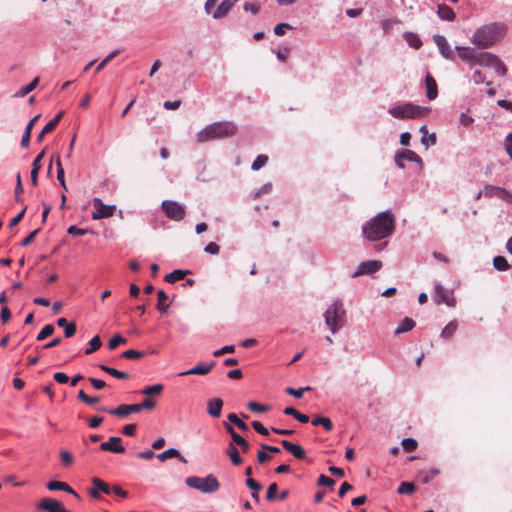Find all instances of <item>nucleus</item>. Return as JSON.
<instances>
[{
  "label": "nucleus",
  "mask_w": 512,
  "mask_h": 512,
  "mask_svg": "<svg viewBox=\"0 0 512 512\" xmlns=\"http://www.w3.org/2000/svg\"><path fill=\"white\" fill-rule=\"evenodd\" d=\"M140 411L142 409L153 410L156 407V401L152 397H146L141 403H138Z\"/></svg>",
  "instance_id": "nucleus-56"
},
{
  "label": "nucleus",
  "mask_w": 512,
  "mask_h": 512,
  "mask_svg": "<svg viewBox=\"0 0 512 512\" xmlns=\"http://www.w3.org/2000/svg\"><path fill=\"white\" fill-rule=\"evenodd\" d=\"M99 410L102 412H107L114 416L126 417L132 413H139L140 407L138 406V404H122L116 408L100 407Z\"/></svg>",
  "instance_id": "nucleus-9"
},
{
  "label": "nucleus",
  "mask_w": 512,
  "mask_h": 512,
  "mask_svg": "<svg viewBox=\"0 0 512 512\" xmlns=\"http://www.w3.org/2000/svg\"><path fill=\"white\" fill-rule=\"evenodd\" d=\"M55 164H56V168H57V179H58L61 187L65 191H67V186H66V182H65V178H64V169L62 167L60 157H57Z\"/></svg>",
  "instance_id": "nucleus-40"
},
{
  "label": "nucleus",
  "mask_w": 512,
  "mask_h": 512,
  "mask_svg": "<svg viewBox=\"0 0 512 512\" xmlns=\"http://www.w3.org/2000/svg\"><path fill=\"white\" fill-rule=\"evenodd\" d=\"M416 323L413 319L405 317L400 325L395 329V335H399L405 332L412 330L415 327Z\"/></svg>",
  "instance_id": "nucleus-29"
},
{
  "label": "nucleus",
  "mask_w": 512,
  "mask_h": 512,
  "mask_svg": "<svg viewBox=\"0 0 512 512\" xmlns=\"http://www.w3.org/2000/svg\"><path fill=\"white\" fill-rule=\"evenodd\" d=\"M227 418L231 423L235 424L240 430H242V431L249 430L248 425L243 420H241L235 413H230L227 416Z\"/></svg>",
  "instance_id": "nucleus-42"
},
{
  "label": "nucleus",
  "mask_w": 512,
  "mask_h": 512,
  "mask_svg": "<svg viewBox=\"0 0 512 512\" xmlns=\"http://www.w3.org/2000/svg\"><path fill=\"white\" fill-rule=\"evenodd\" d=\"M493 265L499 271H506L510 268L508 261L503 256H496L493 259Z\"/></svg>",
  "instance_id": "nucleus-41"
},
{
  "label": "nucleus",
  "mask_w": 512,
  "mask_h": 512,
  "mask_svg": "<svg viewBox=\"0 0 512 512\" xmlns=\"http://www.w3.org/2000/svg\"><path fill=\"white\" fill-rule=\"evenodd\" d=\"M233 444L240 446L243 453H247L250 449L249 443L242 436H234Z\"/></svg>",
  "instance_id": "nucleus-57"
},
{
  "label": "nucleus",
  "mask_w": 512,
  "mask_h": 512,
  "mask_svg": "<svg viewBox=\"0 0 512 512\" xmlns=\"http://www.w3.org/2000/svg\"><path fill=\"white\" fill-rule=\"evenodd\" d=\"M278 491V486L276 483H271L268 487L267 493H266V499L268 501H273L276 498Z\"/></svg>",
  "instance_id": "nucleus-61"
},
{
  "label": "nucleus",
  "mask_w": 512,
  "mask_h": 512,
  "mask_svg": "<svg viewBox=\"0 0 512 512\" xmlns=\"http://www.w3.org/2000/svg\"><path fill=\"white\" fill-rule=\"evenodd\" d=\"M394 231V217L389 212H380L362 227L364 237L378 241L389 237Z\"/></svg>",
  "instance_id": "nucleus-1"
},
{
  "label": "nucleus",
  "mask_w": 512,
  "mask_h": 512,
  "mask_svg": "<svg viewBox=\"0 0 512 512\" xmlns=\"http://www.w3.org/2000/svg\"><path fill=\"white\" fill-rule=\"evenodd\" d=\"M334 484L335 481L332 478H329L323 474H321L318 478V485L320 486L333 487Z\"/></svg>",
  "instance_id": "nucleus-64"
},
{
  "label": "nucleus",
  "mask_w": 512,
  "mask_h": 512,
  "mask_svg": "<svg viewBox=\"0 0 512 512\" xmlns=\"http://www.w3.org/2000/svg\"><path fill=\"white\" fill-rule=\"evenodd\" d=\"M94 211L92 212V219L93 220H99L103 218H109L114 215V212L116 210V207L114 205H106L103 203V201L96 197L92 201Z\"/></svg>",
  "instance_id": "nucleus-8"
},
{
  "label": "nucleus",
  "mask_w": 512,
  "mask_h": 512,
  "mask_svg": "<svg viewBox=\"0 0 512 512\" xmlns=\"http://www.w3.org/2000/svg\"><path fill=\"white\" fill-rule=\"evenodd\" d=\"M426 96L429 100H434L438 95L437 83L435 79L428 73L425 77Z\"/></svg>",
  "instance_id": "nucleus-20"
},
{
  "label": "nucleus",
  "mask_w": 512,
  "mask_h": 512,
  "mask_svg": "<svg viewBox=\"0 0 512 512\" xmlns=\"http://www.w3.org/2000/svg\"><path fill=\"white\" fill-rule=\"evenodd\" d=\"M93 488L90 490L91 497L98 499L100 498V493L110 494L111 488L110 486L103 480L94 477L92 479Z\"/></svg>",
  "instance_id": "nucleus-13"
},
{
  "label": "nucleus",
  "mask_w": 512,
  "mask_h": 512,
  "mask_svg": "<svg viewBox=\"0 0 512 512\" xmlns=\"http://www.w3.org/2000/svg\"><path fill=\"white\" fill-rule=\"evenodd\" d=\"M39 84V77H36L30 82L27 86L21 88L16 94L15 97H24L32 92L37 85Z\"/></svg>",
  "instance_id": "nucleus-39"
},
{
  "label": "nucleus",
  "mask_w": 512,
  "mask_h": 512,
  "mask_svg": "<svg viewBox=\"0 0 512 512\" xmlns=\"http://www.w3.org/2000/svg\"><path fill=\"white\" fill-rule=\"evenodd\" d=\"M99 368L108 373L109 375L117 378V379H120V380H127L129 378V374L127 372H123V371H120V370H117L115 368H112V367H109L105 364H100L99 365Z\"/></svg>",
  "instance_id": "nucleus-26"
},
{
  "label": "nucleus",
  "mask_w": 512,
  "mask_h": 512,
  "mask_svg": "<svg viewBox=\"0 0 512 512\" xmlns=\"http://www.w3.org/2000/svg\"><path fill=\"white\" fill-rule=\"evenodd\" d=\"M433 40L435 44L437 45L440 53L443 55V57L449 59L452 56V51L449 47V44L446 40V38L442 35H435L433 37Z\"/></svg>",
  "instance_id": "nucleus-19"
},
{
  "label": "nucleus",
  "mask_w": 512,
  "mask_h": 512,
  "mask_svg": "<svg viewBox=\"0 0 512 512\" xmlns=\"http://www.w3.org/2000/svg\"><path fill=\"white\" fill-rule=\"evenodd\" d=\"M89 345H90V347L88 349H86V351H85L86 355H90V354L94 353L95 351H97L98 349H100V347L102 345L100 336L99 335L94 336L90 340Z\"/></svg>",
  "instance_id": "nucleus-44"
},
{
  "label": "nucleus",
  "mask_w": 512,
  "mask_h": 512,
  "mask_svg": "<svg viewBox=\"0 0 512 512\" xmlns=\"http://www.w3.org/2000/svg\"><path fill=\"white\" fill-rule=\"evenodd\" d=\"M119 50H114L112 51L111 53H109L97 66H96V69H95V72L96 73H99L100 71H102L104 69V67L110 62L112 61L118 54H119Z\"/></svg>",
  "instance_id": "nucleus-43"
},
{
  "label": "nucleus",
  "mask_w": 512,
  "mask_h": 512,
  "mask_svg": "<svg viewBox=\"0 0 512 512\" xmlns=\"http://www.w3.org/2000/svg\"><path fill=\"white\" fill-rule=\"evenodd\" d=\"M174 457L179 458V459H180V461H182V462H184V463H186V462H187V461H186V459H185V458L180 454V452H179L177 449H175V448L167 449V450H165L164 452L159 453V454L157 455V458H158L160 461H162V462L166 461L167 459L174 458Z\"/></svg>",
  "instance_id": "nucleus-25"
},
{
  "label": "nucleus",
  "mask_w": 512,
  "mask_h": 512,
  "mask_svg": "<svg viewBox=\"0 0 512 512\" xmlns=\"http://www.w3.org/2000/svg\"><path fill=\"white\" fill-rule=\"evenodd\" d=\"M260 3L259 2H245L243 5V9L246 12H250L252 14H257L260 11Z\"/></svg>",
  "instance_id": "nucleus-54"
},
{
  "label": "nucleus",
  "mask_w": 512,
  "mask_h": 512,
  "mask_svg": "<svg viewBox=\"0 0 512 512\" xmlns=\"http://www.w3.org/2000/svg\"><path fill=\"white\" fill-rule=\"evenodd\" d=\"M248 408L252 412H257V413H263V412H267L269 410L268 406L254 402V401L248 403Z\"/></svg>",
  "instance_id": "nucleus-55"
},
{
  "label": "nucleus",
  "mask_w": 512,
  "mask_h": 512,
  "mask_svg": "<svg viewBox=\"0 0 512 512\" xmlns=\"http://www.w3.org/2000/svg\"><path fill=\"white\" fill-rule=\"evenodd\" d=\"M382 267V262L378 260H370L361 262L357 268V270L353 273V277H358L360 275L372 274L380 270Z\"/></svg>",
  "instance_id": "nucleus-10"
},
{
  "label": "nucleus",
  "mask_w": 512,
  "mask_h": 512,
  "mask_svg": "<svg viewBox=\"0 0 512 512\" xmlns=\"http://www.w3.org/2000/svg\"><path fill=\"white\" fill-rule=\"evenodd\" d=\"M235 2L236 1H234V0H223L218 5L216 10L212 13V17L214 19H222V18H224L229 13V11L232 9V7H233Z\"/></svg>",
  "instance_id": "nucleus-17"
},
{
  "label": "nucleus",
  "mask_w": 512,
  "mask_h": 512,
  "mask_svg": "<svg viewBox=\"0 0 512 512\" xmlns=\"http://www.w3.org/2000/svg\"><path fill=\"white\" fill-rule=\"evenodd\" d=\"M437 14L442 20L452 21L455 19L453 9L445 4L438 5Z\"/></svg>",
  "instance_id": "nucleus-28"
},
{
  "label": "nucleus",
  "mask_w": 512,
  "mask_h": 512,
  "mask_svg": "<svg viewBox=\"0 0 512 512\" xmlns=\"http://www.w3.org/2000/svg\"><path fill=\"white\" fill-rule=\"evenodd\" d=\"M309 390H311V388L309 386H307L305 388H300V389H294V388L288 387V388H286V393H288L289 395H292L296 398H301L303 396V393L305 391H309Z\"/></svg>",
  "instance_id": "nucleus-60"
},
{
  "label": "nucleus",
  "mask_w": 512,
  "mask_h": 512,
  "mask_svg": "<svg viewBox=\"0 0 512 512\" xmlns=\"http://www.w3.org/2000/svg\"><path fill=\"white\" fill-rule=\"evenodd\" d=\"M164 390V386L162 384H155L151 386L145 387L141 393L146 397H154L159 396Z\"/></svg>",
  "instance_id": "nucleus-33"
},
{
  "label": "nucleus",
  "mask_w": 512,
  "mask_h": 512,
  "mask_svg": "<svg viewBox=\"0 0 512 512\" xmlns=\"http://www.w3.org/2000/svg\"><path fill=\"white\" fill-rule=\"evenodd\" d=\"M127 340L122 337L120 334H116L112 337L108 342V347L110 350L116 349L121 344H126Z\"/></svg>",
  "instance_id": "nucleus-52"
},
{
  "label": "nucleus",
  "mask_w": 512,
  "mask_h": 512,
  "mask_svg": "<svg viewBox=\"0 0 512 512\" xmlns=\"http://www.w3.org/2000/svg\"><path fill=\"white\" fill-rule=\"evenodd\" d=\"M39 115L33 117L29 122L28 124L26 125V128L24 130V133L22 135V139H21V146L23 148H28L29 147V144H30V138H31V132H32V129H33V126L34 124L36 123V121L39 119Z\"/></svg>",
  "instance_id": "nucleus-22"
},
{
  "label": "nucleus",
  "mask_w": 512,
  "mask_h": 512,
  "mask_svg": "<svg viewBox=\"0 0 512 512\" xmlns=\"http://www.w3.org/2000/svg\"><path fill=\"white\" fill-rule=\"evenodd\" d=\"M63 115L64 111H60L52 120H50L43 128L44 133L48 134L53 132L59 124L60 120L62 119Z\"/></svg>",
  "instance_id": "nucleus-38"
},
{
  "label": "nucleus",
  "mask_w": 512,
  "mask_h": 512,
  "mask_svg": "<svg viewBox=\"0 0 512 512\" xmlns=\"http://www.w3.org/2000/svg\"><path fill=\"white\" fill-rule=\"evenodd\" d=\"M268 160H269V158L267 155H264V154L258 155L256 157V159L254 160V162L252 163L251 169L254 171L261 169L262 167H264L267 164Z\"/></svg>",
  "instance_id": "nucleus-46"
},
{
  "label": "nucleus",
  "mask_w": 512,
  "mask_h": 512,
  "mask_svg": "<svg viewBox=\"0 0 512 512\" xmlns=\"http://www.w3.org/2000/svg\"><path fill=\"white\" fill-rule=\"evenodd\" d=\"M47 488L50 490V491H57V490H61V491H64V492H67L69 494H72L74 495L76 498H79V495L77 494V492H75L67 483L65 482H60V481H50L48 484H47Z\"/></svg>",
  "instance_id": "nucleus-21"
},
{
  "label": "nucleus",
  "mask_w": 512,
  "mask_h": 512,
  "mask_svg": "<svg viewBox=\"0 0 512 512\" xmlns=\"http://www.w3.org/2000/svg\"><path fill=\"white\" fill-rule=\"evenodd\" d=\"M325 323L335 334L346 323V311L341 301H335L324 313Z\"/></svg>",
  "instance_id": "nucleus-4"
},
{
  "label": "nucleus",
  "mask_w": 512,
  "mask_h": 512,
  "mask_svg": "<svg viewBox=\"0 0 512 512\" xmlns=\"http://www.w3.org/2000/svg\"><path fill=\"white\" fill-rule=\"evenodd\" d=\"M421 143L423 145H425L426 148L429 147V145H435L436 143V135L435 133H431V134H426V135H423L422 138H421Z\"/></svg>",
  "instance_id": "nucleus-62"
},
{
  "label": "nucleus",
  "mask_w": 512,
  "mask_h": 512,
  "mask_svg": "<svg viewBox=\"0 0 512 512\" xmlns=\"http://www.w3.org/2000/svg\"><path fill=\"white\" fill-rule=\"evenodd\" d=\"M458 328V323L456 320L450 321L442 330L441 337L444 339H449L454 335Z\"/></svg>",
  "instance_id": "nucleus-37"
},
{
  "label": "nucleus",
  "mask_w": 512,
  "mask_h": 512,
  "mask_svg": "<svg viewBox=\"0 0 512 512\" xmlns=\"http://www.w3.org/2000/svg\"><path fill=\"white\" fill-rule=\"evenodd\" d=\"M458 51V56L463 60L467 62H473L476 63L477 54L473 49L468 47H456Z\"/></svg>",
  "instance_id": "nucleus-23"
},
{
  "label": "nucleus",
  "mask_w": 512,
  "mask_h": 512,
  "mask_svg": "<svg viewBox=\"0 0 512 512\" xmlns=\"http://www.w3.org/2000/svg\"><path fill=\"white\" fill-rule=\"evenodd\" d=\"M246 485L251 489L252 492V498L255 501H259V494L258 492L261 490L262 486L259 482L254 480L251 477H248L246 480Z\"/></svg>",
  "instance_id": "nucleus-34"
},
{
  "label": "nucleus",
  "mask_w": 512,
  "mask_h": 512,
  "mask_svg": "<svg viewBox=\"0 0 512 512\" xmlns=\"http://www.w3.org/2000/svg\"><path fill=\"white\" fill-rule=\"evenodd\" d=\"M429 112L430 108L413 103H405L389 109L390 115L398 119H418L425 117Z\"/></svg>",
  "instance_id": "nucleus-5"
},
{
  "label": "nucleus",
  "mask_w": 512,
  "mask_h": 512,
  "mask_svg": "<svg viewBox=\"0 0 512 512\" xmlns=\"http://www.w3.org/2000/svg\"><path fill=\"white\" fill-rule=\"evenodd\" d=\"M100 449L102 451L119 454L125 452V447L122 445V439L118 436H112L108 439V441L101 443Z\"/></svg>",
  "instance_id": "nucleus-11"
},
{
  "label": "nucleus",
  "mask_w": 512,
  "mask_h": 512,
  "mask_svg": "<svg viewBox=\"0 0 512 512\" xmlns=\"http://www.w3.org/2000/svg\"><path fill=\"white\" fill-rule=\"evenodd\" d=\"M496 55L490 52H480L477 54L476 64L481 66L491 67L496 59Z\"/></svg>",
  "instance_id": "nucleus-24"
},
{
  "label": "nucleus",
  "mask_w": 512,
  "mask_h": 512,
  "mask_svg": "<svg viewBox=\"0 0 512 512\" xmlns=\"http://www.w3.org/2000/svg\"><path fill=\"white\" fill-rule=\"evenodd\" d=\"M156 308L160 312H166L169 308L168 296L163 290L157 292V305Z\"/></svg>",
  "instance_id": "nucleus-31"
},
{
  "label": "nucleus",
  "mask_w": 512,
  "mask_h": 512,
  "mask_svg": "<svg viewBox=\"0 0 512 512\" xmlns=\"http://www.w3.org/2000/svg\"><path fill=\"white\" fill-rule=\"evenodd\" d=\"M145 355L144 352L138 351V350H127L121 354L122 358L130 359V360H137L142 358Z\"/></svg>",
  "instance_id": "nucleus-53"
},
{
  "label": "nucleus",
  "mask_w": 512,
  "mask_h": 512,
  "mask_svg": "<svg viewBox=\"0 0 512 512\" xmlns=\"http://www.w3.org/2000/svg\"><path fill=\"white\" fill-rule=\"evenodd\" d=\"M54 333V327L51 324L45 325L42 330L38 333L36 340L43 341L47 337L51 336Z\"/></svg>",
  "instance_id": "nucleus-50"
},
{
  "label": "nucleus",
  "mask_w": 512,
  "mask_h": 512,
  "mask_svg": "<svg viewBox=\"0 0 512 512\" xmlns=\"http://www.w3.org/2000/svg\"><path fill=\"white\" fill-rule=\"evenodd\" d=\"M284 413L286 415L293 416L295 419H297L301 423L309 422V417L307 415H305V414L300 413L294 407H286L284 409Z\"/></svg>",
  "instance_id": "nucleus-35"
},
{
  "label": "nucleus",
  "mask_w": 512,
  "mask_h": 512,
  "mask_svg": "<svg viewBox=\"0 0 512 512\" xmlns=\"http://www.w3.org/2000/svg\"><path fill=\"white\" fill-rule=\"evenodd\" d=\"M223 407V401L220 398H213L207 402V412L213 418H219Z\"/></svg>",
  "instance_id": "nucleus-18"
},
{
  "label": "nucleus",
  "mask_w": 512,
  "mask_h": 512,
  "mask_svg": "<svg viewBox=\"0 0 512 512\" xmlns=\"http://www.w3.org/2000/svg\"><path fill=\"white\" fill-rule=\"evenodd\" d=\"M485 196L497 197L504 200L507 203H512V194L505 188L498 186H486L484 189Z\"/></svg>",
  "instance_id": "nucleus-12"
},
{
  "label": "nucleus",
  "mask_w": 512,
  "mask_h": 512,
  "mask_svg": "<svg viewBox=\"0 0 512 512\" xmlns=\"http://www.w3.org/2000/svg\"><path fill=\"white\" fill-rule=\"evenodd\" d=\"M238 132L236 124L230 121L214 122L200 130L196 135L197 143L232 137Z\"/></svg>",
  "instance_id": "nucleus-3"
},
{
  "label": "nucleus",
  "mask_w": 512,
  "mask_h": 512,
  "mask_svg": "<svg viewBox=\"0 0 512 512\" xmlns=\"http://www.w3.org/2000/svg\"><path fill=\"white\" fill-rule=\"evenodd\" d=\"M400 154H401V157L404 158V160H407L410 162L420 163L422 161L420 156L412 150H404V151L400 152Z\"/></svg>",
  "instance_id": "nucleus-51"
},
{
  "label": "nucleus",
  "mask_w": 512,
  "mask_h": 512,
  "mask_svg": "<svg viewBox=\"0 0 512 512\" xmlns=\"http://www.w3.org/2000/svg\"><path fill=\"white\" fill-rule=\"evenodd\" d=\"M507 33V27L503 23H489L479 27L472 42L480 48H489L501 41Z\"/></svg>",
  "instance_id": "nucleus-2"
},
{
  "label": "nucleus",
  "mask_w": 512,
  "mask_h": 512,
  "mask_svg": "<svg viewBox=\"0 0 512 512\" xmlns=\"http://www.w3.org/2000/svg\"><path fill=\"white\" fill-rule=\"evenodd\" d=\"M434 300L436 304L445 303L448 306L455 305V300L449 297L447 291L441 285H436L435 287Z\"/></svg>",
  "instance_id": "nucleus-15"
},
{
  "label": "nucleus",
  "mask_w": 512,
  "mask_h": 512,
  "mask_svg": "<svg viewBox=\"0 0 512 512\" xmlns=\"http://www.w3.org/2000/svg\"><path fill=\"white\" fill-rule=\"evenodd\" d=\"M67 233L74 236H84L88 233V230L78 228L74 225L70 226L67 230Z\"/></svg>",
  "instance_id": "nucleus-63"
},
{
  "label": "nucleus",
  "mask_w": 512,
  "mask_h": 512,
  "mask_svg": "<svg viewBox=\"0 0 512 512\" xmlns=\"http://www.w3.org/2000/svg\"><path fill=\"white\" fill-rule=\"evenodd\" d=\"M185 483L190 488L201 491L202 493H214L219 490L220 483L217 478L210 474L204 478L190 476L185 479Z\"/></svg>",
  "instance_id": "nucleus-6"
},
{
  "label": "nucleus",
  "mask_w": 512,
  "mask_h": 512,
  "mask_svg": "<svg viewBox=\"0 0 512 512\" xmlns=\"http://www.w3.org/2000/svg\"><path fill=\"white\" fill-rule=\"evenodd\" d=\"M215 366V362L212 361L210 364L199 363L195 367L191 368L188 371L180 373V376L186 375H206L208 374L212 368Z\"/></svg>",
  "instance_id": "nucleus-16"
},
{
  "label": "nucleus",
  "mask_w": 512,
  "mask_h": 512,
  "mask_svg": "<svg viewBox=\"0 0 512 512\" xmlns=\"http://www.w3.org/2000/svg\"><path fill=\"white\" fill-rule=\"evenodd\" d=\"M402 448L406 452H413L417 449L418 443L413 438H405L401 442Z\"/></svg>",
  "instance_id": "nucleus-47"
},
{
  "label": "nucleus",
  "mask_w": 512,
  "mask_h": 512,
  "mask_svg": "<svg viewBox=\"0 0 512 512\" xmlns=\"http://www.w3.org/2000/svg\"><path fill=\"white\" fill-rule=\"evenodd\" d=\"M24 192V188L22 186L21 176L18 173L16 176V187H15V200L16 202L21 201L20 195Z\"/></svg>",
  "instance_id": "nucleus-58"
},
{
  "label": "nucleus",
  "mask_w": 512,
  "mask_h": 512,
  "mask_svg": "<svg viewBox=\"0 0 512 512\" xmlns=\"http://www.w3.org/2000/svg\"><path fill=\"white\" fill-rule=\"evenodd\" d=\"M293 27L288 23H279L274 27V33L277 36H283L286 30H291Z\"/></svg>",
  "instance_id": "nucleus-59"
},
{
  "label": "nucleus",
  "mask_w": 512,
  "mask_h": 512,
  "mask_svg": "<svg viewBox=\"0 0 512 512\" xmlns=\"http://www.w3.org/2000/svg\"><path fill=\"white\" fill-rule=\"evenodd\" d=\"M282 447L291 453L296 459L303 460L306 457V452L299 444L292 443L288 440L280 441Z\"/></svg>",
  "instance_id": "nucleus-14"
},
{
  "label": "nucleus",
  "mask_w": 512,
  "mask_h": 512,
  "mask_svg": "<svg viewBox=\"0 0 512 512\" xmlns=\"http://www.w3.org/2000/svg\"><path fill=\"white\" fill-rule=\"evenodd\" d=\"M312 424L314 426H318V425H321L323 426V428L327 431V432H330L332 431L333 429V423L332 421L327 418V417H323V416H317L315 417L313 420H312Z\"/></svg>",
  "instance_id": "nucleus-36"
},
{
  "label": "nucleus",
  "mask_w": 512,
  "mask_h": 512,
  "mask_svg": "<svg viewBox=\"0 0 512 512\" xmlns=\"http://www.w3.org/2000/svg\"><path fill=\"white\" fill-rule=\"evenodd\" d=\"M162 209L165 215L174 221H181L184 219L186 210L185 207L178 202L165 200L162 202Z\"/></svg>",
  "instance_id": "nucleus-7"
},
{
  "label": "nucleus",
  "mask_w": 512,
  "mask_h": 512,
  "mask_svg": "<svg viewBox=\"0 0 512 512\" xmlns=\"http://www.w3.org/2000/svg\"><path fill=\"white\" fill-rule=\"evenodd\" d=\"M440 471L437 468H431L430 470H422L418 473L419 479L427 484L432 481L437 475H439Z\"/></svg>",
  "instance_id": "nucleus-30"
},
{
  "label": "nucleus",
  "mask_w": 512,
  "mask_h": 512,
  "mask_svg": "<svg viewBox=\"0 0 512 512\" xmlns=\"http://www.w3.org/2000/svg\"><path fill=\"white\" fill-rule=\"evenodd\" d=\"M405 37V40L407 41V43L413 47V48H420L422 46V41L420 40V38L416 35V34H413V33H406L404 35Z\"/></svg>",
  "instance_id": "nucleus-45"
},
{
  "label": "nucleus",
  "mask_w": 512,
  "mask_h": 512,
  "mask_svg": "<svg viewBox=\"0 0 512 512\" xmlns=\"http://www.w3.org/2000/svg\"><path fill=\"white\" fill-rule=\"evenodd\" d=\"M227 455L229 456L233 465L238 466V465L242 464L243 460L239 455V451L237 450V448L235 447V445L233 443H230L228 445Z\"/></svg>",
  "instance_id": "nucleus-32"
},
{
  "label": "nucleus",
  "mask_w": 512,
  "mask_h": 512,
  "mask_svg": "<svg viewBox=\"0 0 512 512\" xmlns=\"http://www.w3.org/2000/svg\"><path fill=\"white\" fill-rule=\"evenodd\" d=\"M416 490V487L415 485L412 483V482H402L398 489H397V492L399 494H407V495H410L412 494L414 491Z\"/></svg>",
  "instance_id": "nucleus-48"
},
{
  "label": "nucleus",
  "mask_w": 512,
  "mask_h": 512,
  "mask_svg": "<svg viewBox=\"0 0 512 512\" xmlns=\"http://www.w3.org/2000/svg\"><path fill=\"white\" fill-rule=\"evenodd\" d=\"M190 271L189 270H180V269H177V270H174L173 272L167 274L165 277H164V280L168 283H176L177 281H180L182 279L185 278V276L187 274H189Z\"/></svg>",
  "instance_id": "nucleus-27"
},
{
  "label": "nucleus",
  "mask_w": 512,
  "mask_h": 512,
  "mask_svg": "<svg viewBox=\"0 0 512 512\" xmlns=\"http://www.w3.org/2000/svg\"><path fill=\"white\" fill-rule=\"evenodd\" d=\"M491 68L495 70V72L501 76H505L507 74V67L505 64L500 60V58L497 56L495 61L493 62V65H491Z\"/></svg>",
  "instance_id": "nucleus-49"
}]
</instances>
